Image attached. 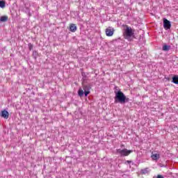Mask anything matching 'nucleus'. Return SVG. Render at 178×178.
Returning a JSON list of instances; mask_svg holds the SVG:
<instances>
[{"mask_svg":"<svg viewBox=\"0 0 178 178\" xmlns=\"http://www.w3.org/2000/svg\"><path fill=\"white\" fill-rule=\"evenodd\" d=\"M123 37L125 40L130 41L131 37H134V29H131V26L129 25L123 24Z\"/></svg>","mask_w":178,"mask_h":178,"instance_id":"nucleus-1","label":"nucleus"},{"mask_svg":"<svg viewBox=\"0 0 178 178\" xmlns=\"http://www.w3.org/2000/svg\"><path fill=\"white\" fill-rule=\"evenodd\" d=\"M115 92V102H120V104H124L125 102H129V98L126 97L124 93L123 92L119 90L118 92Z\"/></svg>","mask_w":178,"mask_h":178,"instance_id":"nucleus-2","label":"nucleus"},{"mask_svg":"<svg viewBox=\"0 0 178 178\" xmlns=\"http://www.w3.org/2000/svg\"><path fill=\"white\" fill-rule=\"evenodd\" d=\"M116 152L117 154H119L120 156H129V154L133 152V150H129L127 149H117Z\"/></svg>","mask_w":178,"mask_h":178,"instance_id":"nucleus-3","label":"nucleus"},{"mask_svg":"<svg viewBox=\"0 0 178 178\" xmlns=\"http://www.w3.org/2000/svg\"><path fill=\"white\" fill-rule=\"evenodd\" d=\"M106 35L107 37H112V35H113L114 33H115V29L113 28H112V26H108L106 31Z\"/></svg>","mask_w":178,"mask_h":178,"instance_id":"nucleus-4","label":"nucleus"},{"mask_svg":"<svg viewBox=\"0 0 178 178\" xmlns=\"http://www.w3.org/2000/svg\"><path fill=\"white\" fill-rule=\"evenodd\" d=\"M163 27L165 30H169L172 27V24H170V22L167 19H163Z\"/></svg>","mask_w":178,"mask_h":178,"instance_id":"nucleus-5","label":"nucleus"},{"mask_svg":"<svg viewBox=\"0 0 178 178\" xmlns=\"http://www.w3.org/2000/svg\"><path fill=\"white\" fill-rule=\"evenodd\" d=\"M70 31L72 33H76L77 31V26L74 24H70Z\"/></svg>","mask_w":178,"mask_h":178,"instance_id":"nucleus-6","label":"nucleus"},{"mask_svg":"<svg viewBox=\"0 0 178 178\" xmlns=\"http://www.w3.org/2000/svg\"><path fill=\"white\" fill-rule=\"evenodd\" d=\"M1 116L4 119H8L9 118V113L6 110H3L1 113Z\"/></svg>","mask_w":178,"mask_h":178,"instance_id":"nucleus-7","label":"nucleus"},{"mask_svg":"<svg viewBox=\"0 0 178 178\" xmlns=\"http://www.w3.org/2000/svg\"><path fill=\"white\" fill-rule=\"evenodd\" d=\"M151 158L153 161H158V159L160 158V155L159 154H152L151 155Z\"/></svg>","mask_w":178,"mask_h":178,"instance_id":"nucleus-8","label":"nucleus"},{"mask_svg":"<svg viewBox=\"0 0 178 178\" xmlns=\"http://www.w3.org/2000/svg\"><path fill=\"white\" fill-rule=\"evenodd\" d=\"M149 168H148L142 169L140 170L141 175H147V173H149Z\"/></svg>","mask_w":178,"mask_h":178,"instance_id":"nucleus-9","label":"nucleus"},{"mask_svg":"<svg viewBox=\"0 0 178 178\" xmlns=\"http://www.w3.org/2000/svg\"><path fill=\"white\" fill-rule=\"evenodd\" d=\"M8 16L6 15L2 16L0 18V22H8Z\"/></svg>","mask_w":178,"mask_h":178,"instance_id":"nucleus-10","label":"nucleus"},{"mask_svg":"<svg viewBox=\"0 0 178 178\" xmlns=\"http://www.w3.org/2000/svg\"><path fill=\"white\" fill-rule=\"evenodd\" d=\"M172 83H174V84H178V76H174L172 77Z\"/></svg>","mask_w":178,"mask_h":178,"instance_id":"nucleus-11","label":"nucleus"},{"mask_svg":"<svg viewBox=\"0 0 178 178\" xmlns=\"http://www.w3.org/2000/svg\"><path fill=\"white\" fill-rule=\"evenodd\" d=\"M78 95L79 97H82L83 95H84V90L81 88H79L78 91Z\"/></svg>","mask_w":178,"mask_h":178,"instance_id":"nucleus-12","label":"nucleus"},{"mask_svg":"<svg viewBox=\"0 0 178 178\" xmlns=\"http://www.w3.org/2000/svg\"><path fill=\"white\" fill-rule=\"evenodd\" d=\"M83 90H84V94H85V97H87V95H88V94H90V90H87V86H83Z\"/></svg>","mask_w":178,"mask_h":178,"instance_id":"nucleus-13","label":"nucleus"},{"mask_svg":"<svg viewBox=\"0 0 178 178\" xmlns=\"http://www.w3.org/2000/svg\"><path fill=\"white\" fill-rule=\"evenodd\" d=\"M169 49H170V46L166 44L163 46V51H169Z\"/></svg>","mask_w":178,"mask_h":178,"instance_id":"nucleus-14","label":"nucleus"},{"mask_svg":"<svg viewBox=\"0 0 178 178\" xmlns=\"http://www.w3.org/2000/svg\"><path fill=\"white\" fill-rule=\"evenodd\" d=\"M5 1H0V8H2L3 9V8H5Z\"/></svg>","mask_w":178,"mask_h":178,"instance_id":"nucleus-15","label":"nucleus"},{"mask_svg":"<svg viewBox=\"0 0 178 178\" xmlns=\"http://www.w3.org/2000/svg\"><path fill=\"white\" fill-rule=\"evenodd\" d=\"M28 47H29V51H32L33 48H34V46L31 43H29Z\"/></svg>","mask_w":178,"mask_h":178,"instance_id":"nucleus-16","label":"nucleus"},{"mask_svg":"<svg viewBox=\"0 0 178 178\" xmlns=\"http://www.w3.org/2000/svg\"><path fill=\"white\" fill-rule=\"evenodd\" d=\"M157 178H164L163 176L161 175H157Z\"/></svg>","mask_w":178,"mask_h":178,"instance_id":"nucleus-17","label":"nucleus"},{"mask_svg":"<svg viewBox=\"0 0 178 178\" xmlns=\"http://www.w3.org/2000/svg\"><path fill=\"white\" fill-rule=\"evenodd\" d=\"M127 163H131V161H127Z\"/></svg>","mask_w":178,"mask_h":178,"instance_id":"nucleus-18","label":"nucleus"}]
</instances>
